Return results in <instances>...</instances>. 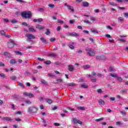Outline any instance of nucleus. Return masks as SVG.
<instances>
[{
  "label": "nucleus",
  "instance_id": "nucleus-51",
  "mask_svg": "<svg viewBox=\"0 0 128 128\" xmlns=\"http://www.w3.org/2000/svg\"><path fill=\"white\" fill-rule=\"evenodd\" d=\"M56 38H52L50 40V42H56Z\"/></svg>",
  "mask_w": 128,
  "mask_h": 128
},
{
  "label": "nucleus",
  "instance_id": "nucleus-11",
  "mask_svg": "<svg viewBox=\"0 0 128 128\" xmlns=\"http://www.w3.org/2000/svg\"><path fill=\"white\" fill-rule=\"evenodd\" d=\"M68 70H70V72H72L74 70V67L72 65H68Z\"/></svg>",
  "mask_w": 128,
  "mask_h": 128
},
{
  "label": "nucleus",
  "instance_id": "nucleus-26",
  "mask_svg": "<svg viewBox=\"0 0 128 128\" xmlns=\"http://www.w3.org/2000/svg\"><path fill=\"white\" fill-rule=\"evenodd\" d=\"M4 56L7 58H10V53L8 52H4Z\"/></svg>",
  "mask_w": 128,
  "mask_h": 128
},
{
  "label": "nucleus",
  "instance_id": "nucleus-52",
  "mask_svg": "<svg viewBox=\"0 0 128 128\" xmlns=\"http://www.w3.org/2000/svg\"><path fill=\"white\" fill-rule=\"evenodd\" d=\"M79 81L81 82H86V80L82 78H80Z\"/></svg>",
  "mask_w": 128,
  "mask_h": 128
},
{
  "label": "nucleus",
  "instance_id": "nucleus-31",
  "mask_svg": "<svg viewBox=\"0 0 128 128\" xmlns=\"http://www.w3.org/2000/svg\"><path fill=\"white\" fill-rule=\"evenodd\" d=\"M57 82L56 84H58L59 82H62V78H58L56 80Z\"/></svg>",
  "mask_w": 128,
  "mask_h": 128
},
{
  "label": "nucleus",
  "instance_id": "nucleus-7",
  "mask_svg": "<svg viewBox=\"0 0 128 128\" xmlns=\"http://www.w3.org/2000/svg\"><path fill=\"white\" fill-rule=\"evenodd\" d=\"M2 120H5L8 122H12V119L10 118V117H4L2 118Z\"/></svg>",
  "mask_w": 128,
  "mask_h": 128
},
{
  "label": "nucleus",
  "instance_id": "nucleus-15",
  "mask_svg": "<svg viewBox=\"0 0 128 128\" xmlns=\"http://www.w3.org/2000/svg\"><path fill=\"white\" fill-rule=\"evenodd\" d=\"M88 2H83L82 3V6H84L85 8H88Z\"/></svg>",
  "mask_w": 128,
  "mask_h": 128
},
{
  "label": "nucleus",
  "instance_id": "nucleus-34",
  "mask_svg": "<svg viewBox=\"0 0 128 128\" xmlns=\"http://www.w3.org/2000/svg\"><path fill=\"white\" fill-rule=\"evenodd\" d=\"M110 76H112V78H118V75L116 74H110Z\"/></svg>",
  "mask_w": 128,
  "mask_h": 128
},
{
  "label": "nucleus",
  "instance_id": "nucleus-13",
  "mask_svg": "<svg viewBox=\"0 0 128 128\" xmlns=\"http://www.w3.org/2000/svg\"><path fill=\"white\" fill-rule=\"evenodd\" d=\"M72 44H69L68 46L71 50H74V42H72Z\"/></svg>",
  "mask_w": 128,
  "mask_h": 128
},
{
  "label": "nucleus",
  "instance_id": "nucleus-18",
  "mask_svg": "<svg viewBox=\"0 0 128 128\" xmlns=\"http://www.w3.org/2000/svg\"><path fill=\"white\" fill-rule=\"evenodd\" d=\"M78 120L76 118H72V122H74V124H78Z\"/></svg>",
  "mask_w": 128,
  "mask_h": 128
},
{
  "label": "nucleus",
  "instance_id": "nucleus-46",
  "mask_svg": "<svg viewBox=\"0 0 128 128\" xmlns=\"http://www.w3.org/2000/svg\"><path fill=\"white\" fill-rule=\"evenodd\" d=\"M23 94L25 96H28L30 93H28L27 92H24L23 93Z\"/></svg>",
  "mask_w": 128,
  "mask_h": 128
},
{
  "label": "nucleus",
  "instance_id": "nucleus-29",
  "mask_svg": "<svg viewBox=\"0 0 128 128\" xmlns=\"http://www.w3.org/2000/svg\"><path fill=\"white\" fill-rule=\"evenodd\" d=\"M0 34H2V36H6V32L4 30H1L0 31Z\"/></svg>",
  "mask_w": 128,
  "mask_h": 128
},
{
  "label": "nucleus",
  "instance_id": "nucleus-49",
  "mask_svg": "<svg viewBox=\"0 0 128 128\" xmlns=\"http://www.w3.org/2000/svg\"><path fill=\"white\" fill-rule=\"evenodd\" d=\"M117 80H118V82H122V77L117 76Z\"/></svg>",
  "mask_w": 128,
  "mask_h": 128
},
{
  "label": "nucleus",
  "instance_id": "nucleus-1",
  "mask_svg": "<svg viewBox=\"0 0 128 128\" xmlns=\"http://www.w3.org/2000/svg\"><path fill=\"white\" fill-rule=\"evenodd\" d=\"M21 16L24 18H31L32 16V14L30 11H24L21 13Z\"/></svg>",
  "mask_w": 128,
  "mask_h": 128
},
{
  "label": "nucleus",
  "instance_id": "nucleus-50",
  "mask_svg": "<svg viewBox=\"0 0 128 128\" xmlns=\"http://www.w3.org/2000/svg\"><path fill=\"white\" fill-rule=\"evenodd\" d=\"M120 114H122V116H125V114H126V112L125 111H120Z\"/></svg>",
  "mask_w": 128,
  "mask_h": 128
},
{
  "label": "nucleus",
  "instance_id": "nucleus-8",
  "mask_svg": "<svg viewBox=\"0 0 128 128\" xmlns=\"http://www.w3.org/2000/svg\"><path fill=\"white\" fill-rule=\"evenodd\" d=\"M40 40L43 44H48V42L46 39L44 37H41L40 38Z\"/></svg>",
  "mask_w": 128,
  "mask_h": 128
},
{
  "label": "nucleus",
  "instance_id": "nucleus-21",
  "mask_svg": "<svg viewBox=\"0 0 128 128\" xmlns=\"http://www.w3.org/2000/svg\"><path fill=\"white\" fill-rule=\"evenodd\" d=\"M14 52H15L16 54H19V56H22V52H20L18 50L14 51Z\"/></svg>",
  "mask_w": 128,
  "mask_h": 128
},
{
  "label": "nucleus",
  "instance_id": "nucleus-33",
  "mask_svg": "<svg viewBox=\"0 0 128 128\" xmlns=\"http://www.w3.org/2000/svg\"><path fill=\"white\" fill-rule=\"evenodd\" d=\"M0 78H6V75L4 73L0 74Z\"/></svg>",
  "mask_w": 128,
  "mask_h": 128
},
{
  "label": "nucleus",
  "instance_id": "nucleus-24",
  "mask_svg": "<svg viewBox=\"0 0 128 128\" xmlns=\"http://www.w3.org/2000/svg\"><path fill=\"white\" fill-rule=\"evenodd\" d=\"M67 8H68V10H71V12H74V10L72 8V6L68 5L67 6Z\"/></svg>",
  "mask_w": 128,
  "mask_h": 128
},
{
  "label": "nucleus",
  "instance_id": "nucleus-40",
  "mask_svg": "<svg viewBox=\"0 0 128 128\" xmlns=\"http://www.w3.org/2000/svg\"><path fill=\"white\" fill-rule=\"evenodd\" d=\"M46 64H50V60H46L44 62Z\"/></svg>",
  "mask_w": 128,
  "mask_h": 128
},
{
  "label": "nucleus",
  "instance_id": "nucleus-48",
  "mask_svg": "<svg viewBox=\"0 0 128 128\" xmlns=\"http://www.w3.org/2000/svg\"><path fill=\"white\" fill-rule=\"evenodd\" d=\"M48 6H49L50 8H54V4H49L48 5Z\"/></svg>",
  "mask_w": 128,
  "mask_h": 128
},
{
  "label": "nucleus",
  "instance_id": "nucleus-23",
  "mask_svg": "<svg viewBox=\"0 0 128 128\" xmlns=\"http://www.w3.org/2000/svg\"><path fill=\"white\" fill-rule=\"evenodd\" d=\"M16 78L17 77L16 76H12L10 78H11L12 80H16Z\"/></svg>",
  "mask_w": 128,
  "mask_h": 128
},
{
  "label": "nucleus",
  "instance_id": "nucleus-28",
  "mask_svg": "<svg viewBox=\"0 0 128 128\" xmlns=\"http://www.w3.org/2000/svg\"><path fill=\"white\" fill-rule=\"evenodd\" d=\"M67 86H76V84L74 83H69L67 84Z\"/></svg>",
  "mask_w": 128,
  "mask_h": 128
},
{
  "label": "nucleus",
  "instance_id": "nucleus-37",
  "mask_svg": "<svg viewBox=\"0 0 128 128\" xmlns=\"http://www.w3.org/2000/svg\"><path fill=\"white\" fill-rule=\"evenodd\" d=\"M78 110H84L85 108L84 106H78Z\"/></svg>",
  "mask_w": 128,
  "mask_h": 128
},
{
  "label": "nucleus",
  "instance_id": "nucleus-35",
  "mask_svg": "<svg viewBox=\"0 0 128 128\" xmlns=\"http://www.w3.org/2000/svg\"><path fill=\"white\" fill-rule=\"evenodd\" d=\"M118 40L120 42H126V39L119 38Z\"/></svg>",
  "mask_w": 128,
  "mask_h": 128
},
{
  "label": "nucleus",
  "instance_id": "nucleus-22",
  "mask_svg": "<svg viewBox=\"0 0 128 128\" xmlns=\"http://www.w3.org/2000/svg\"><path fill=\"white\" fill-rule=\"evenodd\" d=\"M83 68L84 70H88L90 68V65H84L83 66Z\"/></svg>",
  "mask_w": 128,
  "mask_h": 128
},
{
  "label": "nucleus",
  "instance_id": "nucleus-64",
  "mask_svg": "<svg viewBox=\"0 0 128 128\" xmlns=\"http://www.w3.org/2000/svg\"><path fill=\"white\" fill-rule=\"evenodd\" d=\"M0 66H4V64L2 63V62H0Z\"/></svg>",
  "mask_w": 128,
  "mask_h": 128
},
{
  "label": "nucleus",
  "instance_id": "nucleus-63",
  "mask_svg": "<svg viewBox=\"0 0 128 128\" xmlns=\"http://www.w3.org/2000/svg\"><path fill=\"white\" fill-rule=\"evenodd\" d=\"M124 16H125V18H128V13H124Z\"/></svg>",
  "mask_w": 128,
  "mask_h": 128
},
{
  "label": "nucleus",
  "instance_id": "nucleus-25",
  "mask_svg": "<svg viewBox=\"0 0 128 128\" xmlns=\"http://www.w3.org/2000/svg\"><path fill=\"white\" fill-rule=\"evenodd\" d=\"M46 102H48V104H50L52 103V99H50L48 98L46 100Z\"/></svg>",
  "mask_w": 128,
  "mask_h": 128
},
{
  "label": "nucleus",
  "instance_id": "nucleus-14",
  "mask_svg": "<svg viewBox=\"0 0 128 128\" xmlns=\"http://www.w3.org/2000/svg\"><path fill=\"white\" fill-rule=\"evenodd\" d=\"M98 102L100 106H102V104H104V101L102 99L99 100Z\"/></svg>",
  "mask_w": 128,
  "mask_h": 128
},
{
  "label": "nucleus",
  "instance_id": "nucleus-55",
  "mask_svg": "<svg viewBox=\"0 0 128 128\" xmlns=\"http://www.w3.org/2000/svg\"><path fill=\"white\" fill-rule=\"evenodd\" d=\"M25 103H26L27 104H32V102L30 100H26L25 101Z\"/></svg>",
  "mask_w": 128,
  "mask_h": 128
},
{
  "label": "nucleus",
  "instance_id": "nucleus-2",
  "mask_svg": "<svg viewBox=\"0 0 128 128\" xmlns=\"http://www.w3.org/2000/svg\"><path fill=\"white\" fill-rule=\"evenodd\" d=\"M86 50L88 54L90 56H96V51H94V49H88V48H86Z\"/></svg>",
  "mask_w": 128,
  "mask_h": 128
},
{
  "label": "nucleus",
  "instance_id": "nucleus-61",
  "mask_svg": "<svg viewBox=\"0 0 128 128\" xmlns=\"http://www.w3.org/2000/svg\"><path fill=\"white\" fill-rule=\"evenodd\" d=\"M105 36L108 38H112V36L109 34H106L105 35Z\"/></svg>",
  "mask_w": 128,
  "mask_h": 128
},
{
  "label": "nucleus",
  "instance_id": "nucleus-30",
  "mask_svg": "<svg viewBox=\"0 0 128 128\" xmlns=\"http://www.w3.org/2000/svg\"><path fill=\"white\" fill-rule=\"evenodd\" d=\"M18 84L20 86H21V88H24V85L22 84V83L18 82Z\"/></svg>",
  "mask_w": 128,
  "mask_h": 128
},
{
  "label": "nucleus",
  "instance_id": "nucleus-4",
  "mask_svg": "<svg viewBox=\"0 0 128 128\" xmlns=\"http://www.w3.org/2000/svg\"><path fill=\"white\" fill-rule=\"evenodd\" d=\"M28 110L30 114H35L38 112V108L36 107H29Z\"/></svg>",
  "mask_w": 128,
  "mask_h": 128
},
{
  "label": "nucleus",
  "instance_id": "nucleus-42",
  "mask_svg": "<svg viewBox=\"0 0 128 128\" xmlns=\"http://www.w3.org/2000/svg\"><path fill=\"white\" fill-rule=\"evenodd\" d=\"M95 120L96 122H100L101 120H104V118H100L98 119H96Z\"/></svg>",
  "mask_w": 128,
  "mask_h": 128
},
{
  "label": "nucleus",
  "instance_id": "nucleus-41",
  "mask_svg": "<svg viewBox=\"0 0 128 128\" xmlns=\"http://www.w3.org/2000/svg\"><path fill=\"white\" fill-rule=\"evenodd\" d=\"M11 22L12 24H16V22H18V20H16V19H14L11 21Z\"/></svg>",
  "mask_w": 128,
  "mask_h": 128
},
{
  "label": "nucleus",
  "instance_id": "nucleus-6",
  "mask_svg": "<svg viewBox=\"0 0 128 128\" xmlns=\"http://www.w3.org/2000/svg\"><path fill=\"white\" fill-rule=\"evenodd\" d=\"M96 60H106V56L104 55L96 56Z\"/></svg>",
  "mask_w": 128,
  "mask_h": 128
},
{
  "label": "nucleus",
  "instance_id": "nucleus-32",
  "mask_svg": "<svg viewBox=\"0 0 128 128\" xmlns=\"http://www.w3.org/2000/svg\"><path fill=\"white\" fill-rule=\"evenodd\" d=\"M48 56H52V58H56V54H48Z\"/></svg>",
  "mask_w": 128,
  "mask_h": 128
},
{
  "label": "nucleus",
  "instance_id": "nucleus-19",
  "mask_svg": "<svg viewBox=\"0 0 128 128\" xmlns=\"http://www.w3.org/2000/svg\"><path fill=\"white\" fill-rule=\"evenodd\" d=\"M16 60L14 59H11L10 60V64H16Z\"/></svg>",
  "mask_w": 128,
  "mask_h": 128
},
{
  "label": "nucleus",
  "instance_id": "nucleus-53",
  "mask_svg": "<svg viewBox=\"0 0 128 128\" xmlns=\"http://www.w3.org/2000/svg\"><path fill=\"white\" fill-rule=\"evenodd\" d=\"M116 98H114V97H110V102H114V100H115Z\"/></svg>",
  "mask_w": 128,
  "mask_h": 128
},
{
  "label": "nucleus",
  "instance_id": "nucleus-43",
  "mask_svg": "<svg viewBox=\"0 0 128 128\" xmlns=\"http://www.w3.org/2000/svg\"><path fill=\"white\" fill-rule=\"evenodd\" d=\"M110 4L111 6H117L116 4L114 3V2H110Z\"/></svg>",
  "mask_w": 128,
  "mask_h": 128
},
{
  "label": "nucleus",
  "instance_id": "nucleus-9",
  "mask_svg": "<svg viewBox=\"0 0 128 128\" xmlns=\"http://www.w3.org/2000/svg\"><path fill=\"white\" fill-rule=\"evenodd\" d=\"M66 36H79L80 35H78L76 32H72V33H68V34H66Z\"/></svg>",
  "mask_w": 128,
  "mask_h": 128
},
{
  "label": "nucleus",
  "instance_id": "nucleus-10",
  "mask_svg": "<svg viewBox=\"0 0 128 128\" xmlns=\"http://www.w3.org/2000/svg\"><path fill=\"white\" fill-rule=\"evenodd\" d=\"M36 28H38V30H44V26H42V25H40L38 24H36Z\"/></svg>",
  "mask_w": 128,
  "mask_h": 128
},
{
  "label": "nucleus",
  "instance_id": "nucleus-59",
  "mask_svg": "<svg viewBox=\"0 0 128 128\" xmlns=\"http://www.w3.org/2000/svg\"><path fill=\"white\" fill-rule=\"evenodd\" d=\"M44 10L42 8H40L38 10V12H44Z\"/></svg>",
  "mask_w": 128,
  "mask_h": 128
},
{
  "label": "nucleus",
  "instance_id": "nucleus-45",
  "mask_svg": "<svg viewBox=\"0 0 128 128\" xmlns=\"http://www.w3.org/2000/svg\"><path fill=\"white\" fill-rule=\"evenodd\" d=\"M37 22H44V20L42 18H38L37 19Z\"/></svg>",
  "mask_w": 128,
  "mask_h": 128
},
{
  "label": "nucleus",
  "instance_id": "nucleus-62",
  "mask_svg": "<svg viewBox=\"0 0 128 128\" xmlns=\"http://www.w3.org/2000/svg\"><path fill=\"white\" fill-rule=\"evenodd\" d=\"M116 100H120V96L119 95H117L116 96Z\"/></svg>",
  "mask_w": 128,
  "mask_h": 128
},
{
  "label": "nucleus",
  "instance_id": "nucleus-36",
  "mask_svg": "<svg viewBox=\"0 0 128 128\" xmlns=\"http://www.w3.org/2000/svg\"><path fill=\"white\" fill-rule=\"evenodd\" d=\"M120 92H122V94H126V92H128V90H122Z\"/></svg>",
  "mask_w": 128,
  "mask_h": 128
},
{
  "label": "nucleus",
  "instance_id": "nucleus-58",
  "mask_svg": "<svg viewBox=\"0 0 128 128\" xmlns=\"http://www.w3.org/2000/svg\"><path fill=\"white\" fill-rule=\"evenodd\" d=\"M89 40L92 42L93 44L94 42V38H89Z\"/></svg>",
  "mask_w": 128,
  "mask_h": 128
},
{
  "label": "nucleus",
  "instance_id": "nucleus-16",
  "mask_svg": "<svg viewBox=\"0 0 128 128\" xmlns=\"http://www.w3.org/2000/svg\"><path fill=\"white\" fill-rule=\"evenodd\" d=\"M90 30H91L92 32H93V34H98V30H94V28H91Z\"/></svg>",
  "mask_w": 128,
  "mask_h": 128
},
{
  "label": "nucleus",
  "instance_id": "nucleus-57",
  "mask_svg": "<svg viewBox=\"0 0 128 128\" xmlns=\"http://www.w3.org/2000/svg\"><path fill=\"white\" fill-rule=\"evenodd\" d=\"M102 89H98L97 90V92H98V94H102Z\"/></svg>",
  "mask_w": 128,
  "mask_h": 128
},
{
  "label": "nucleus",
  "instance_id": "nucleus-20",
  "mask_svg": "<svg viewBox=\"0 0 128 128\" xmlns=\"http://www.w3.org/2000/svg\"><path fill=\"white\" fill-rule=\"evenodd\" d=\"M29 32H36V30H34V26H32L31 28H28Z\"/></svg>",
  "mask_w": 128,
  "mask_h": 128
},
{
  "label": "nucleus",
  "instance_id": "nucleus-60",
  "mask_svg": "<svg viewBox=\"0 0 128 128\" xmlns=\"http://www.w3.org/2000/svg\"><path fill=\"white\" fill-rule=\"evenodd\" d=\"M96 72H92L91 76H96Z\"/></svg>",
  "mask_w": 128,
  "mask_h": 128
},
{
  "label": "nucleus",
  "instance_id": "nucleus-17",
  "mask_svg": "<svg viewBox=\"0 0 128 128\" xmlns=\"http://www.w3.org/2000/svg\"><path fill=\"white\" fill-rule=\"evenodd\" d=\"M13 99L15 100H20V97L19 96H14L13 97Z\"/></svg>",
  "mask_w": 128,
  "mask_h": 128
},
{
  "label": "nucleus",
  "instance_id": "nucleus-38",
  "mask_svg": "<svg viewBox=\"0 0 128 128\" xmlns=\"http://www.w3.org/2000/svg\"><path fill=\"white\" fill-rule=\"evenodd\" d=\"M84 24H90V22L88 20H84Z\"/></svg>",
  "mask_w": 128,
  "mask_h": 128
},
{
  "label": "nucleus",
  "instance_id": "nucleus-54",
  "mask_svg": "<svg viewBox=\"0 0 128 128\" xmlns=\"http://www.w3.org/2000/svg\"><path fill=\"white\" fill-rule=\"evenodd\" d=\"M68 110H76V109L74 108H70V107H68L67 108Z\"/></svg>",
  "mask_w": 128,
  "mask_h": 128
},
{
  "label": "nucleus",
  "instance_id": "nucleus-39",
  "mask_svg": "<svg viewBox=\"0 0 128 128\" xmlns=\"http://www.w3.org/2000/svg\"><path fill=\"white\" fill-rule=\"evenodd\" d=\"M40 82H41L42 84H46V82L45 81V80L44 79L40 80Z\"/></svg>",
  "mask_w": 128,
  "mask_h": 128
},
{
  "label": "nucleus",
  "instance_id": "nucleus-12",
  "mask_svg": "<svg viewBox=\"0 0 128 128\" xmlns=\"http://www.w3.org/2000/svg\"><path fill=\"white\" fill-rule=\"evenodd\" d=\"M90 79L91 80V82H96V78L94 76H92Z\"/></svg>",
  "mask_w": 128,
  "mask_h": 128
},
{
  "label": "nucleus",
  "instance_id": "nucleus-5",
  "mask_svg": "<svg viewBox=\"0 0 128 128\" xmlns=\"http://www.w3.org/2000/svg\"><path fill=\"white\" fill-rule=\"evenodd\" d=\"M26 36H27L28 40H34L36 38V36H34L32 34H27Z\"/></svg>",
  "mask_w": 128,
  "mask_h": 128
},
{
  "label": "nucleus",
  "instance_id": "nucleus-47",
  "mask_svg": "<svg viewBox=\"0 0 128 128\" xmlns=\"http://www.w3.org/2000/svg\"><path fill=\"white\" fill-rule=\"evenodd\" d=\"M38 60H39V62H44V58H38Z\"/></svg>",
  "mask_w": 128,
  "mask_h": 128
},
{
  "label": "nucleus",
  "instance_id": "nucleus-56",
  "mask_svg": "<svg viewBox=\"0 0 128 128\" xmlns=\"http://www.w3.org/2000/svg\"><path fill=\"white\" fill-rule=\"evenodd\" d=\"M97 76L98 78H102V74L100 73H98Z\"/></svg>",
  "mask_w": 128,
  "mask_h": 128
},
{
  "label": "nucleus",
  "instance_id": "nucleus-3",
  "mask_svg": "<svg viewBox=\"0 0 128 128\" xmlns=\"http://www.w3.org/2000/svg\"><path fill=\"white\" fill-rule=\"evenodd\" d=\"M14 46H16V42L12 40H10L9 42H8V46L9 48H12Z\"/></svg>",
  "mask_w": 128,
  "mask_h": 128
},
{
  "label": "nucleus",
  "instance_id": "nucleus-44",
  "mask_svg": "<svg viewBox=\"0 0 128 128\" xmlns=\"http://www.w3.org/2000/svg\"><path fill=\"white\" fill-rule=\"evenodd\" d=\"M82 88H88V85H86V84H82L81 85Z\"/></svg>",
  "mask_w": 128,
  "mask_h": 128
},
{
  "label": "nucleus",
  "instance_id": "nucleus-27",
  "mask_svg": "<svg viewBox=\"0 0 128 128\" xmlns=\"http://www.w3.org/2000/svg\"><path fill=\"white\" fill-rule=\"evenodd\" d=\"M46 32H45V34H46V36H48L50 34V31L49 29H46Z\"/></svg>",
  "mask_w": 128,
  "mask_h": 128
}]
</instances>
